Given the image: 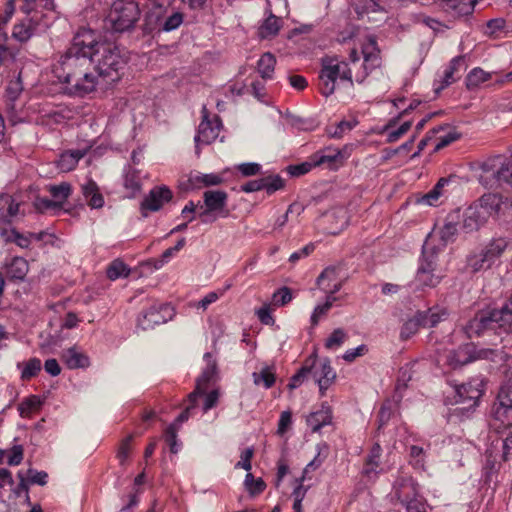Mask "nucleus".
<instances>
[{"instance_id": "obj_1", "label": "nucleus", "mask_w": 512, "mask_h": 512, "mask_svg": "<svg viewBox=\"0 0 512 512\" xmlns=\"http://www.w3.org/2000/svg\"><path fill=\"white\" fill-rule=\"evenodd\" d=\"M92 43L94 31L89 28H80L73 37L71 45L61 54L53 64V74L63 83L83 69L91 68Z\"/></svg>"}, {"instance_id": "obj_2", "label": "nucleus", "mask_w": 512, "mask_h": 512, "mask_svg": "<svg viewBox=\"0 0 512 512\" xmlns=\"http://www.w3.org/2000/svg\"><path fill=\"white\" fill-rule=\"evenodd\" d=\"M469 338L490 332L501 335L512 333V318L504 304L500 308L487 307L475 313L464 327Z\"/></svg>"}, {"instance_id": "obj_3", "label": "nucleus", "mask_w": 512, "mask_h": 512, "mask_svg": "<svg viewBox=\"0 0 512 512\" xmlns=\"http://www.w3.org/2000/svg\"><path fill=\"white\" fill-rule=\"evenodd\" d=\"M91 47L93 52L91 62L98 76L107 78L111 82L119 80L120 71L126 64V59L119 47L114 42L98 40L95 32Z\"/></svg>"}, {"instance_id": "obj_4", "label": "nucleus", "mask_w": 512, "mask_h": 512, "mask_svg": "<svg viewBox=\"0 0 512 512\" xmlns=\"http://www.w3.org/2000/svg\"><path fill=\"white\" fill-rule=\"evenodd\" d=\"M320 92L323 96L332 95L336 88V80H345L353 86L352 72L348 63L340 61L335 57H325L322 59V68L319 73Z\"/></svg>"}, {"instance_id": "obj_5", "label": "nucleus", "mask_w": 512, "mask_h": 512, "mask_svg": "<svg viewBox=\"0 0 512 512\" xmlns=\"http://www.w3.org/2000/svg\"><path fill=\"white\" fill-rule=\"evenodd\" d=\"M140 15V8L134 0H115L111 5L107 21L114 31L125 32L134 28Z\"/></svg>"}, {"instance_id": "obj_6", "label": "nucleus", "mask_w": 512, "mask_h": 512, "mask_svg": "<svg viewBox=\"0 0 512 512\" xmlns=\"http://www.w3.org/2000/svg\"><path fill=\"white\" fill-rule=\"evenodd\" d=\"M394 489L395 495L407 512H427L424 499L419 494L418 485L412 478H399L395 482Z\"/></svg>"}, {"instance_id": "obj_7", "label": "nucleus", "mask_w": 512, "mask_h": 512, "mask_svg": "<svg viewBox=\"0 0 512 512\" xmlns=\"http://www.w3.org/2000/svg\"><path fill=\"white\" fill-rule=\"evenodd\" d=\"M433 249L428 243L423 246L422 258L416 274V281L422 287H435L443 278V274L437 269V257Z\"/></svg>"}, {"instance_id": "obj_8", "label": "nucleus", "mask_w": 512, "mask_h": 512, "mask_svg": "<svg viewBox=\"0 0 512 512\" xmlns=\"http://www.w3.org/2000/svg\"><path fill=\"white\" fill-rule=\"evenodd\" d=\"M493 353V350H478L472 343L465 344L449 351L446 355V363L452 369H457L477 359H488Z\"/></svg>"}, {"instance_id": "obj_9", "label": "nucleus", "mask_w": 512, "mask_h": 512, "mask_svg": "<svg viewBox=\"0 0 512 512\" xmlns=\"http://www.w3.org/2000/svg\"><path fill=\"white\" fill-rule=\"evenodd\" d=\"M63 84H65L67 94L84 97L96 90L98 76L91 71V68H86L63 82Z\"/></svg>"}, {"instance_id": "obj_10", "label": "nucleus", "mask_w": 512, "mask_h": 512, "mask_svg": "<svg viewBox=\"0 0 512 512\" xmlns=\"http://www.w3.org/2000/svg\"><path fill=\"white\" fill-rule=\"evenodd\" d=\"M201 113L202 120L198 126V131L194 138L196 154L198 155L200 153L199 146L201 144L208 145L215 141L219 136L222 127V122L219 116L215 115L213 119L209 118V111L205 105L202 107Z\"/></svg>"}, {"instance_id": "obj_11", "label": "nucleus", "mask_w": 512, "mask_h": 512, "mask_svg": "<svg viewBox=\"0 0 512 512\" xmlns=\"http://www.w3.org/2000/svg\"><path fill=\"white\" fill-rule=\"evenodd\" d=\"M228 195L222 190H207L203 194L204 206H201L199 217L203 223L208 222L207 217L216 213L220 217L226 218L230 212L226 208Z\"/></svg>"}, {"instance_id": "obj_12", "label": "nucleus", "mask_w": 512, "mask_h": 512, "mask_svg": "<svg viewBox=\"0 0 512 512\" xmlns=\"http://www.w3.org/2000/svg\"><path fill=\"white\" fill-rule=\"evenodd\" d=\"M508 242L505 238L493 239L479 255L469 259V265L474 271L489 268L507 248Z\"/></svg>"}, {"instance_id": "obj_13", "label": "nucleus", "mask_w": 512, "mask_h": 512, "mask_svg": "<svg viewBox=\"0 0 512 512\" xmlns=\"http://www.w3.org/2000/svg\"><path fill=\"white\" fill-rule=\"evenodd\" d=\"M173 309L168 304L155 303L149 308L143 310L138 318L137 323L143 330L154 328L156 325L163 324L171 319Z\"/></svg>"}, {"instance_id": "obj_14", "label": "nucleus", "mask_w": 512, "mask_h": 512, "mask_svg": "<svg viewBox=\"0 0 512 512\" xmlns=\"http://www.w3.org/2000/svg\"><path fill=\"white\" fill-rule=\"evenodd\" d=\"M173 193L167 186H156L152 188L145 196L140 205L143 217L148 216V212L159 211L166 203L172 200Z\"/></svg>"}, {"instance_id": "obj_15", "label": "nucleus", "mask_w": 512, "mask_h": 512, "mask_svg": "<svg viewBox=\"0 0 512 512\" xmlns=\"http://www.w3.org/2000/svg\"><path fill=\"white\" fill-rule=\"evenodd\" d=\"M309 360V366H311V373L313 378L319 386L321 396H324L326 390L334 382L336 373L331 367L330 361L328 359H325L323 362H321L319 366H316L315 364L316 358H310Z\"/></svg>"}, {"instance_id": "obj_16", "label": "nucleus", "mask_w": 512, "mask_h": 512, "mask_svg": "<svg viewBox=\"0 0 512 512\" xmlns=\"http://www.w3.org/2000/svg\"><path fill=\"white\" fill-rule=\"evenodd\" d=\"M460 218L459 210L449 213L443 226L437 232L434 231L433 234L429 235L425 243L430 245V241L436 236H439L442 246L453 242L459 230Z\"/></svg>"}, {"instance_id": "obj_17", "label": "nucleus", "mask_w": 512, "mask_h": 512, "mask_svg": "<svg viewBox=\"0 0 512 512\" xmlns=\"http://www.w3.org/2000/svg\"><path fill=\"white\" fill-rule=\"evenodd\" d=\"M362 54L364 58L363 72L356 75V82L362 83L367 77L370 71L380 64L379 50L377 43L371 37L368 38L367 42L362 46Z\"/></svg>"}, {"instance_id": "obj_18", "label": "nucleus", "mask_w": 512, "mask_h": 512, "mask_svg": "<svg viewBox=\"0 0 512 512\" xmlns=\"http://www.w3.org/2000/svg\"><path fill=\"white\" fill-rule=\"evenodd\" d=\"M346 156L344 152L337 148L326 147L314 154H312V161L314 165L326 166L329 169L336 170L345 162Z\"/></svg>"}, {"instance_id": "obj_19", "label": "nucleus", "mask_w": 512, "mask_h": 512, "mask_svg": "<svg viewBox=\"0 0 512 512\" xmlns=\"http://www.w3.org/2000/svg\"><path fill=\"white\" fill-rule=\"evenodd\" d=\"M154 9L155 11H151L148 18L149 22L152 24V18L155 17L154 24L159 28V30L170 32L177 29L183 23L184 15L179 11H173L170 15L164 17V8Z\"/></svg>"}, {"instance_id": "obj_20", "label": "nucleus", "mask_w": 512, "mask_h": 512, "mask_svg": "<svg viewBox=\"0 0 512 512\" xmlns=\"http://www.w3.org/2000/svg\"><path fill=\"white\" fill-rule=\"evenodd\" d=\"M482 394V388L478 386H473L470 382L462 384L456 388L455 402L464 404V407L462 409L469 410L477 406Z\"/></svg>"}, {"instance_id": "obj_21", "label": "nucleus", "mask_w": 512, "mask_h": 512, "mask_svg": "<svg viewBox=\"0 0 512 512\" xmlns=\"http://www.w3.org/2000/svg\"><path fill=\"white\" fill-rule=\"evenodd\" d=\"M482 394V388L478 386H473L470 382L462 384L456 388L455 402L464 404V407L462 409L469 410L477 406Z\"/></svg>"}, {"instance_id": "obj_22", "label": "nucleus", "mask_w": 512, "mask_h": 512, "mask_svg": "<svg viewBox=\"0 0 512 512\" xmlns=\"http://www.w3.org/2000/svg\"><path fill=\"white\" fill-rule=\"evenodd\" d=\"M479 0H442L443 10L454 19L468 17L473 14Z\"/></svg>"}, {"instance_id": "obj_23", "label": "nucleus", "mask_w": 512, "mask_h": 512, "mask_svg": "<svg viewBox=\"0 0 512 512\" xmlns=\"http://www.w3.org/2000/svg\"><path fill=\"white\" fill-rule=\"evenodd\" d=\"M461 217V228L466 233L478 230L488 220L487 212L477 208L474 204L465 209Z\"/></svg>"}, {"instance_id": "obj_24", "label": "nucleus", "mask_w": 512, "mask_h": 512, "mask_svg": "<svg viewBox=\"0 0 512 512\" xmlns=\"http://www.w3.org/2000/svg\"><path fill=\"white\" fill-rule=\"evenodd\" d=\"M211 358V353L207 352L204 354V359L207 361V366L197 379L195 389L190 393L191 399L203 396L206 393L210 381L214 378L216 374V362L212 361Z\"/></svg>"}, {"instance_id": "obj_25", "label": "nucleus", "mask_w": 512, "mask_h": 512, "mask_svg": "<svg viewBox=\"0 0 512 512\" xmlns=\"http://www.w3.org/2000/svg\"><path fill=\"white\" fill-rule=\"evenodd\" d=\"M352 6L359 19L371 13H387V0H353Z\"/></svg>"}, {"instance_id": "obj_26", "label": "nucleus", "mask_w": 512, "mask_h": 512, "mask_svg": "<svg viewBox=\"0 0 512 512\" xmlns=\"http://www.w3.org/2000/svg\"><path fill=\"white\" fill-rule=\"evenodd\" d=\"M61 360L69 369L87 368L90 365L89 357L75 346L63 350Z\"/></svg>"}, {"instance_id": "obj_27", "label": "nucleus", "mask_w": 512, "mask_h": 512, "mask_svg": "<svg viewBox=\"0 0 512 512\" xmlns=\"http://www.w3.org/2000/svg\"><path fill=\"white\" fill-rule=\"evenodd\" d=\"M418 314L423 322V328H433L448 318L449 311L443 306H433L426 311H418Z\"/></svg>"}, {"instance_id": "obj_28", "label": "nucleus", "mask_w": 512, "mask_h": 512, "mask_svg": "<svg viewBox=\"0 0 512 512\" xmlns=\"http://www.w3.org/2000/svg\"><path fill=\"white\" fill-rule=\"evenodd\" d=\"M381 455H382V448L378 443H375L366 459L363 466L362 473L367 478H375L377 474L379 473L380 464H381Z\"/></svg>"}, {"instance_id": "obj_29", "label": "nucleus", "mask_w": 512, "mask_h": 512, "mask_svg": "<svg viewBox=\"0 0 512 512\" xmlns=\"http://www.w3.org/2000/svg\"><path fill=\"white\" fill-rule=\"evenodd\" d=\"M81 191L90 208L100 209L104 206V197L100 192L99 186L94 180L89 179L84 183L81 186Z\"/></svg>"}, {"instance_id": "obj_30", "label": "nucleus", "mask_w": 512, "mask_h": 512, "mask_svg": "<svg viewBox=\"0 0 512 512\" xmlns=\"http://www.w3.org/2000/svg\"><path fill=\"white\" fill-rule=\"evenodd\" d=\"M332 409L328 403H323L318 411L310 413L307 417V424L313 432L319 431L322 427L331 424Z\"/></svg>"}, {"instance_id": "obj_31", "label": "nucleus", "mask_w": 512, "mask_h": 512, "mask_svg": "<svg viewBox=\"0 0 512 512\" xmlns=\"http://www.w3.org/2000/svg\"><path fill=\"white\" fill-rule=\"evenodd\" d=\"M20 204L15 202L14 198L7 194H0V220L10 223L11 219L19 212Z\"/></svg>"}, {"instance_id": "obj_32", "label": "nucleus", "mask_w": 512, "mask_h": 512, "mask_svg": "<svg viewBox=\"0 0 512 512\" xmlns=\"http://www.w3.org/2000/svg\"><path fill=\"white\" fill-rule=\"evenodd\" d=\"M189 182L193 189H201L203 187L217 186L223 182V177L220 174L209 173H191Z\"/></svg>"}, {"instance_id": "obj_33", "label": "nucleus", "mask_w": 512, "mask_h": 512, "mask_svg": "<svg viewBox=\"0 0 512 512\" xmlns=\"http://www.w3.org/2000/svg\"><path fill=\"white\" fill-rule=\"evenodd\" d=\"M463 61V56H456L449 62V65L444 70L443 77L441 79V85L435 88L436 93H439L441 90L445 89L457 80L455 73L459 71Z\"/></svg>"}, {"instance_id": "obj_34", "label": "nucleus", "mask_w": 512, "mask_h": 512, "mask_svg": "<svg viewBox=\"0 0 512 512\" xmlns=\"http://www.w3.org/2000/svg\"><path fill=\"white\" fill-rule=\"evenodd\" d=\"M85 153L86 152L84 150L79 149L63 152L57 161L58 168L62 172H69L73 170L77 166L79 160L84 157Z\"/></svg>"}, {"instance_id": "obj_35", "label": "nucleus", "mask_w": 512, "mask_h": 512, "mask_svg": "<svg viewBox=\"0 0 512 512\" xmlns=\"http://www.w3.org/2000/svg\"><path fill=\"white\" fill-rule=\"evenodd\" d=\"M477 208L487 212V219L496 214L501 206V198L494 193L484 194L477 202L474 203Z\"/></svg>"}, {"instance_id": "obj_36", "label": "nucleus", "mask_w": 512, "mask_h": 512, "mask_svg": "<svg viewBox=\"0 0 512 512\" xmlns=\"http://www.w3.org/2000/svg\"><path fill=\"white\" fill-rule=\"evenodd\" d=\"M282 26L281 18L271 14L258 29V35L262 39H269L276 36Z\"/></svg>"}, {"instance_id": "obj_37", "label": "nucleus", "mask_w": 512, "mask_h": 512, "mask_svg": "<svg viewBox=\"0 0 512 512\" xmlns=\"http://www.w3.org/2000/svg\"><path fill=\"white\" fill-rule=\"evenodd\" d=\"M276 65L275 56L270 53H264L257 62V71L261 78L269 80L273 78L274 70Z\"/></svg>"}, {"instance_id": "obj_38", "label": "nucleus", "mask_w": 512, "mask_h": 512, "mask_svg": "<svg viewBox=\"0 0 512 512\" xmlns=\"http://www.w3.org/2000/svg\"><path fill=\"white\" fill-rule=\"evenodd\" d=\"M420 328H423V322L418 311L407 321H405L400 329L399 338L401 341H407L416 335Z\"/></svg>"}, {"instance_id": "obj_39", "label": "nucleus", "mask_w": 512, "mask_h": 512, "mask_svg": "<svg viewBox=\"0 0 512 512\" xmlns=\"http://www.w3.org/2000/svg\"><path fill=\"white\" fill-rule=\"evenodd\" d=\"M29 265L23 257H14L7 266V275L14 280H23L27 275Z\"/></svg>"}, {"instance_id": "obj_40", "label": "nucleus", "mask_w": 512, "mask_h": 512, "mask_svg": "<svg viewBox=\"0 0 512 512\" xmlns=\"http://www.w3.org/2000/svg\"><path fill=\"white\" fill-rule=\"evenodd\" d=\"M493 416L503 427H512V403L498 401L494 404Z\"/></svg>"}, {"instance_id": "obj_41", "label": "nucleus", "mask_w": 512, "mask_h": 512, "mask_svg": "<svg viewBox=\"0 0 512 512\" xmlns=\"http://www.w3.org/2000/svg\"><path fill=\"white\" fill-rule=\"evenodd\" d=\"M42 406V400L37 395H30L18 405V412L22 418H30Z\"/></svg>"}, {"instance_id": "obj_42", "label": "nucleus", "mask_w": 512, "mask_h": 512, "mask_svg": "<svg viewBox=\"0 0 512 512\" xmlns=\"http://www.w3.org/2000/svg\"><path fill=\"white\" fill-rule=\"evenodd\" d=\"M133 435H128L124 439L121 440L119 443L117 452H116V458L119 462V465L123 468H125L128 464L129 457L131 455V452L133 450Z\"/></svg>"}, {"instance_id": "obj_43", "label": "nucleus", "mask_w": 512, "mask_h": 512, "mask_svg": "<svg viewBox=\"0 0 512 512\" xmlns=\"http://www.w3.org/2000/svg\"><path fill=\"white\" fill-rule=\"evenodd\" d=\"M448 183V180L446 178H441L436 183V185L426 194H424L419 200V203L427 204L430 206H433L436 204V202L439 200L440 196L442 195V189L443 187Z\"/></svg>"}, {"instance_id": "obj_44", "label": "nucleus", "mask_w": 512, "mask_h": 512, "mask_svg": "<svg viewBox=\"0 0 512 512\" xmlns=\"http://www.w3.org/2000/svg\"><path fill=\"white\" fill-rule=\"evenodd\" d=\"M244 486L251 497L261 494L265 488L266 483L262 478H255L252 473H247L244 480Z\"/></svg>"}, {"instance_id": "obj_45", "label": "nucleus", "mask_w": 512, "mask_h": 512, "mask_svg": "<svg viewBox=\"0 0 512 512\" xmlns=\"http://www.w3.org/2000/svg\"><path fill=\"white\" fill-rule=\"evenodd\" d=\"M252 377L255 385L263 383V386L266 389L271 388L276 381L275 373L273 372L272 368L268 366L262 368L259 373L254 372Z\"/></svg>"}, {"instance_id": "obj_46", "label": "nucleus", "mask_w": 512, "mask_h": 512, "mask_svg": "<svg viewBox=\"0 0 512 512\" xmlns=\"http://www.w3.org/2000/svg\"><path fill=\"white\" fill-rule=\"evenodd\" d=\"M49 192L53 199L60 203V207L62 204L68 199L71 195L72 189L71 185L67 182H62L59 185H52L49 187Z\"/></svg>"}, {"instance_id": "obj_47", "label": "nucleus", "mask_w": 512, "mask_h": 512, "mask_svg": "<svg viewBox=\"0 0 512 512\" xmlns=\"http://www.w3.org/2000/svg\"><path fill=\"white\" fill-rule=\"evenodd\" d=\"M130 273V269L128 266L119 259H116L111 262V264L107 268V277L110 280H116L120 277H127Z\"/></svg>"}, {"instance_id": "obj_48", "label": "nucleus", "mask_w": 512, "mask_h": 512, "mask_svg": "<svg viewBox=\"0 0 512 512\" xmlns=\"http://www.w3.org/2000/svg\"><path fill=\"white\" fill-rule=\"evenodd\" d=\"M24 19L27 24H30L29 26L34 34L45 31L49 25L46 16L39 11H34L32 15L26 16Z\"/></svg>"}, {"instance_id": "obj_49", "label": "nucleus", "mask_w": 512, "mask_h": 512, "mask_svg": "<svg viewBox=\"0 0 512 512\" xmlns=\"http://www.w3.org/2000/svg\"><path fill=\"white\" fill-rule=\"evenodd\" d=\"M188 404L184 410L178 415V417L170 424L177 429H180L181 425L186 422L192 415V411L197 407L198 398L191 399L190 394L187 396Z\"/></svg>"}, {"instance_id": "obj_50", "label": "nucleus", "mask_w": 512, "mask_h": 512, "mask_svg": "<svg viewBox=\"0 0 512 512\" xmlns=\"http://www.w3.org/2000/svg\"><path fill=\"white\" fill-rule=\"evenodd\" d=\"M27 24V21L23 19L20 23L14 25L12 31V37L18 40L19 42L28 41L34 33L32 32V28Z\"/></svg>"}, {"instance_id": "obj_51", "label": "nucleus", "mask_w": 512, "mask_h": 512, "mask_svg": "<svg viewBox=\"0 0 512 512\" xmlns=\"http://www.w3.org/2000/svg\"><path fill=\"white\" fill-rule=\"evenodd\" d=\"M491 76L488 72L481 68L472 69L467 75V86L468 88L477 87L480 84L490 80Z\"/></svg>"}, {"instance_id": "obj_52", "label": "nucleus", "mask_w": 512, "mask_h": 512, "mask_svg": "<svg viewBox=\"0 0 512 512\" xmlns=\"http://www.w3.org/2000/svg\"><path fill=\"white\" fill-rule=\"evenodd\" d=\"M263 190L268 195L275 193L278 190L284 188L285 182L279 175H271L261 178Z\"/></svg>"}, {"instance_id": "obj_53", "label": "nucleus", "mask_w": 512, "mask_h": 512, "mask_svg": "<svg viewBox=\"0 0 512 512\" xmlns=\"http://www.w3.org/2000/svg\"><path fill=\"white\" fill-rule=\"evenodd\" d=\"M124 187L130 190L132 196L141 190V179L135 170H129L124 176Z\"/></svg>"}, {"instance_id": "obj_54", "label": "nucleus", "mask_w": 512, "mask_h": 512, "mask_svg": "<svg viewBox=\"0 0 512 512\" xmlns=\"http://www.w3.org/2000/svg\"><path fill=\"white\" fill-rule=\"evenodd\" d=\"M42 363L38 358L29 359L21 372L22 380H30L41 371Z\"/></svg>"}, {"instance_id": "obj_55", "label": "nucleus", "mask_w": 512, "mask_h": 512, "mask_svg": "<svg viewBox=\"0 0 512 512\" xmlns=\"http://www.w3.org/2000/svg\"><path fill=\"white\" fill-rule=\"evenodd\" d=\"M179 429L174 426H168L164 432L165 442L168 444L170 452L173 454L178 453L181 447V443L178 442L177 434Z\"/></svg>"}, {"instance_id": "obj_56", "label": "nucleus", "mask_w": 512, "mask_h": 512, "mask_svg": "<svg viewBox=\"0 0 512 512\" xmlns=\"http://www.w3.org/2000/svg\"><path fill=\"white\" fill-rule=\"evenodd\" d=\"M347 339V334L341 328L335 329L331 335L325 341V347L327 349L339 348Z\"/></svg>"}, {"instance_id": "obj_57", "label": "nucleus", "mask_w": 512, "mask_h": 512, "mask_svg": "<svg viewBox=\"0 0 512 512\" xmlns=\"http://www.w3.org/2000/svg\"><path fill=\"white\" fill-rule=\"evenodd\" d=\"M339 268L331 266L323 270V272L317 278V284L319 288L327 285V283H333L339 279Z\"/></svg>"}, {"instance_id": "obj_58", "label": "nucleus", "mask_w": 512, "mask_h": 512, "mask_svg": "<svg viewBox=\"0 0 512 512\" xmlns=\"http://www.w3.org/2000/svg\"><path fill=\"white\" fill-rule=\"evenodd\" d=\"M309 361L310 360H306L305 365L302 366L298 370V372L291 377L290 382L288 384L289 389L292 390L299 387L304 381V379L307 377V375L311 373V366H309Z\"/></svg>"}, {"instance_id": "obj_59", "label": "nucleus", "mask_w": 512, "mask_h": 512, "mask_svg": "<svg viewBox=\"0 0 512 512\" xmlns=\"http://www.w3.org/2000/svg\"><path fill=\"white\" fill-rule=\"evenodd\" d=\"M357 124V121H340L336 127L329 128L328 134L332 138H341L346 131L352 130Z\"/></svg>"}, {"instance_id": "obj_60", "label": "nucleus", "mask_w": 512, "mask_h": 512, "mask_svg": "<svg viewBox=\"0 0 512 512\" xmlns=\"http://www.w3.org/2000/svg\"><path fill=\"white\" fill-rule=\"evenodd\" d=\"M292 300V293L290 288L282 287L275 291L272 295V303L275 306H284Z\"/></svg>"}, {"instance_id": "obj_61", "label": "nucleus", "mask_w": 512, "mask_h": 512, "mask_svg": "<svg viewBox=\"0 0 512 512\" xmlns=\"http://www.w3.org/2000/svg\"><path fill=\"white\" fill-rule=\"evenodd\" d=\"M8 460L7 463L10 466H18L21 464L24 458V449L22 445H14L8 451Z\"/></svg>"}, {"instance_id": "obj_62", "label": "nucleus", "mask_w": 512, "mask_h": 512, "mask_svg": "<svg viewBox=\"0 0 512 512\" xmlns=\"http://www.w3.org/2000/svg\"><path fill=\"white\" fill-rule=\"evenodd\" d=\"M424 449L420 446L412 445L410 447V462L416 468L424 467Z\"/></svg>"}, {"instance_id": "obj_63", "label": "nucleus", "mask_w": 512, "mask_h": 512, "mask_svg": "<svg viewBox=\"0 0 512 512\" xmlns=\"http://www.w3.org/2000/svg\"><path fill=\"white\" fill-rule=\"evenodd\" d=\"M497 400L502 401V403H512V372L508 376L507 381L500 388Z\"/></svg>"}, {"instance_id": "obj_64", "label": "nucleus", "mask_w": 512, "mask_h": 512, "mask_svg": "<svg viewBox=\"0 0 512 512\" xmlns=\"http://www.w3.org/2000/svg\"><path fill=\"white\" fill-rule=\"evenodd\" d=\"M21 92L22 85L19 79L9 82V84L6 87V97L11 103L15 102L18 99Z\"/></svg>"}]
</instances>
